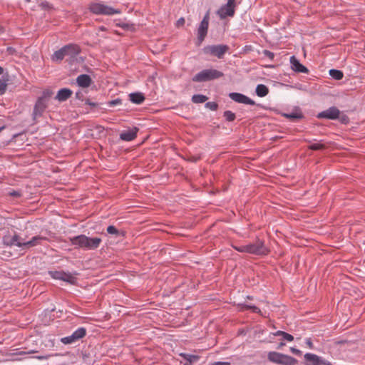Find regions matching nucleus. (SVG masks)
I'll use <instances>...</instances> for the list:
<instances>
[{"label":"nucleus","instance_id":"nucleus-1","mask_svg":"<svg viewBox=\"0 0 365 365\" xmlns=\"http://www.w3.org/2000/svg\"><path fill=\"white\" fill-rule=\"evenodd\" d=\"M70 242L76 248L94 250L99 247L102 240L100 237H89L85 235H80L70 237Z\"/></svg>","mask_w":365,"mask_h":365},{"label":"nucleus","instance_id":"nucleus-2","mask_svg":"<svg viewBox=\"0 0 365 365\" xmlns=\"http://www.w3.org/2000/svg\"><path fill=\"white\" fill-rule=\"evenodd\" d=\"M232 247L237 252L256 255H267L269 252V249L264 245V242L259 239H257L253 243Z\"/></svg>","mask_w":365,"mask_h":365},{"label":"nucleus","instance_id":"nucleus-3","mask_svg":"<svg viewBox=\"0 0 365 365\" xmlns=\"http://www.w3.org/2000/svg\"><path fill=\"white\" fill-rule=\"evenodd\" d=\"M53 95V91L50 89H45L41 96H39L34 106L32 118L34 121L42 116L43 113L48 107V103Z\"/></svg>","mask_w":365,"mask_h":365},{"label":"nucleus","instance_id":"nucleus-4","mask_svg":"<svg viewBox=\"0 0 365 365\" xmlns=\"http://www.w3.org/2000/svg\"><path fill=\"white\" fill-rule=\"evenodd\" d=\"M81 51V50L78 45L69 43L55 51L51 56V60L54 62H61L65 56H68L70 58L73 59Z\"/></svg>","mask_w":365,"mask_h":365},{"label":"nucleus","instance_id":"nucleus-5","mask_svg":"<svg viewBox=\"0 0 365 365\" xmlns=\"http://www.w3.org/2000/svg\"><path fill=\"white\" fill-rule=\"evenodd\" d=\"M224 76V73L214 68L204 69L192 77L194 82H206L220 78Z\"/></svg>","mask_w":365,"mask_h":365},{"label":"nucleus","instance_id":"nucleus-6","mask_svg":"<svg viewBox=\"0 0 365 365\" xmlns=\"http://www.w3.org/2000/svg\"><path fill=\"white\" fill-rule=\"evenodd\" d=\"M269 361L282 365H296L298 361L289 355L281 354L277 351H269L267 354Z\"/></svg>","mask_w":365,"mask_h":365},{"label":"nucleus","instance_id":"nucleus-7","mask_svg":"<svg viewBox=\"0 0 365 365\" xmlns=\"http://www.w3.org/2000/svg\"><path fill=\"white\" fill-rule=\"evenodd\" d=\"M89 11L96 15H113L120 14V11L101 3L93 2L90 4Z\"/></svg>","mask_w":365,"mask_h":365},{"label":"nucleus","instance_id":"nucleus-8","mask_svg":"<svg viewBox=\"0 0 365 365\" xmlns=\"http://www.w3.org/2000/svg\"><path fill=\"white\" fill-rule=\"evenodd\" d=\"M230 47L225 44L208 45L202 48L206 55L215 56L220 59L224 58V55L229 51Z\"/></svg>","mask_w":365,"mask_h":365},{"label":"nucleus","instance_id":"nucleus-9","mask_svg":"<svg viewBox=\"0 0 365 365\" xmlns=\"http://www.w3.org/2000/svg\"><path fill=\"white\" fill-rule=\"evenodd\" d=\"M209 21H210V11H207L205 14L202 20L200 23V25L197 28V38L196 45L200 46L202 43L204 41L205 37L207 36L208 32L209 27Z\"/></svg>","mask_w":365,"mask_h":365},{"label":"nucleus","instance_id":"nucleus-10","mask_svg":"<svg viewBox=\"0 0 365 365\" xmlns=\"http://www.w3.org/2000/svg\"><path fill=\"white\" fill-rule=\"evenodd\" d=\"M235 4L227 1L225 5H223L217 11V14L221 19H225L227 16H233L235 12Z\"/></svg>","mask_w":365,"mask_h":365},{"label":"nucleus","instance_id":"nucleus-11","mask_svg":"<svg viewBox=\"0 0 365 365\" xmlns=\"http://www.w3.org/2000/svg\"><path fill=\"white\" fill-rule=\"evenodd\" d=\"M340 110L335 106L329 108L328 109L320 112L317 114L318 118H326L329 120H336L339 118Z\"/></svg>","mask_w":365,"mask_h":365},{"label":"nucleus","instance_id":"nucleus-12","mask_svg":"<svg viewBox=\"0 0 365 365\" xmlns=\"http://www.w3.org/2000/svg\"><path fill=\"white\" fill-rule=\"evenodd\" d=\"M229 97L234 101L239 103H243L246 105H255V103L253 100L247 97V96L240 93H230Z\"/></svg>","mask_w":365,"mask_h":365},{"label":"nucleus","instance_id":"nucleus-13","mask_svg":"<svg viewBox=\"0 0 365 365\" xmlns=\"http://www.w3.org/2000/svg\"><path fill=\"white\" fill-rule=\"evenodd\" d=\"M304 357L306 361L310 362L312 365H331L329 361L324 360L314 354L307 353L304 354Z\"/></svg>","mask_w":365,"mask_h":365},{"label":"nucleus","instance_id":"nucleus-14","mask_svg":"<svg viewBox=\"0 0 365 365\" xmlns=\"http://www.w3.org/2000/svg\"><path fill=\"white\" fill-rule=\"evenodd\" d=\"M292 69L297 73H308V68L302 65L295 56H292L289 59Z\"/></svg>","mask_w":365,"mask_h":365},{"label":"nucleus","instance_id":"nucleus-15","mask_svg":"<svg viewBox=\"0 0 365 365\" xmlns=\"http://www.w3.org/2000/svg\"><path fill=\"white\" fill-rule=\"evenodd\" d=\"M138 129L133 128L131 130L124 131L120 134V139L124 141H131L137 136Z\"/></svg>","mask_w":365,"mask_h":365},{"label":"nucleus","instance_id":"nucleus-16","mask_svg":"<svg viewBox=\"0 0 365 365\" xmlns=\"http://www.w3.org/2000/svg\"><path fill=\"white\" fill-rule=\"evenodd\" d=\"M72 91L69 88H61L60 89L55 98L59 102H63L68 100L72 96Z\"/></svg>","mask_w":365,"mask_h":365},{"label":"nucleus","instance_id":"nucleus-17","mask_svg":"<svg viewBox=\"0 0 365 365\" xmlns=\"http://www.w3.org/2000/svg\"><path fill=\"white\" fill-rule=\"evenodd\" d=\"M77 84L82 88H88L92 83L91 78L87 74H81L76 78Z\"/></svg>","mask_w":365,"mask_h":365},{"label":"nucleus","instance_id":"nucleus-18","mask_svg":"<svg viewBox=\"0 0 365 365\" xmlns=\"http://www.w3.org/2000/svg\"><path fill=\"white\" fill-rule=\"evenodd\" d=\"M47 240L46 237H42L40 235L34 236L31 238V240L25 242V244H24V245H26L25 248H29V247H35L36 245H41L43 240Z\"/></svg>","mask_w":365,"mask_h":365},{"label":"nucleus","instance_id":"nucleus-19","mask_svg":"<svg viewBox=\"0 0 365 365\" xmlns=\"http://www.w3.org/2000/svg\"><path fill=\"white\" fill-rule=\"evenodd\" d=\"M130 100L135 104H141L145 101V96L142 93H132L129 95Z\"/></svg>","mask_w":365,"mask_h":365},{"label":"nucleus","instance_id":"nucleus-20","mask_svg":"<svg viewBox=\"0 0 365 365\" xmlns=\"http://www.w3.org/2000/svg\"><path fill=\"white\" fill-rule=\"evenodd\" d=\"M256 93L259 97H264L269 93V88L264 84H259L256 87Z\"/></svg>","mask_w":365,"mask_h":365},{"label":"nucleus","instance_id":"nucleus-21","mask_svg":"<svg viewBox=\"0 0 365 365\" xmlns=\"http://www.w3.org/2000/svg\"><path fill=\"white\" fill-rule=\"evenodd\" d=\"M283 115L291 120H298L303 118V114L299 110H294L288 113H284Z\"/></svg>","mask_w":365,"mask_h":365},{"label":"nucleus","instance_id":"nucleus-22","mask_svg":"<svg viewBox=\"0 0 365 365\" xmlns=\"http://www.w3.org/2000/svg\"><path fill=\"white\" fill-rule=\"evenodd\" d=\"M61 280L73 284H75L76 279L71 273L63 272L62 278Z\"/></svg>","mask_w":365,"mask_h":365},{"label":"nucleus","instance_id":"nucleus-23","mask_svg":"<svg viewBox=\"0 0 365 365\" xmlns=\"http://www.w3.org/2000/svg\"><path fill=\"white\" fill-rule=\"evenodd\" d=\"M274 336H280L282 337V339L286 340L287 341H292L294 340V336L283 331H277L274 334Z\"/></svg>","mask_w":365,"mask_h":365},{"label":"nucleus","instance_id":"nucleus-24","mask_svg":"<svg viewBox=\"0 0 365 365\" xmlns=\"http://www.w3.org/2000/svg\"><path fill=\"white\" fill-rule=\"evenodd\" d=\"M208 98L202 94H195L192 97V101L194 103H205Z\"/></svg>","mask_w":365,"mask_h":365},{"label":"nucleus","instance_id":"nucleus-25","mask_svg":"<svg viewBox=\"0 0 365 365\" xmlns=\"http://www.w3.org/2000/svg\"><path fill=\"white\" fill-rule=\"evenodd\" d=\"M329 75L335 80H341L344 77V73L341 71L336 69H331Z\"/></svg>","mask_w":365,"mask_h":365},{"label":"nucleus","instance_id":"nucleus-26","mask_svg":"<svg viewBox=\"0 0 365 365\" xmlns=\"http://www.w3.org/2000/svg\"><path fill=\"white\" fill-rule=\"evenodd\" d=\"M73 334L77 340H79L83 338L86 334V329L84 327H79L75 331H73Z\"/></svg>","mask_w":365,"mask_h":365},{"label":"nucleus","instance_id":"nucleus-27","mask_svg":"<svg viewBox=\"0 0 365 365\" xmlns=\"http://www.w3.org/2000/svg\"><path fill=\"white\" fill-rule=\"evenodd\" d=\"M3 244L6 246H15L14 240L13 239V235H4L2 239Z\"/></svg>","mask_w":365,"mask_h":365},{"label":"nucleus","instance_id":"nucleus-28","mask_svg":"<svg viewBox=\"0 0 365 365\" xmlns=\"http://www.w3.org/2000/svg\"><path fill=\"white\" fill-rule=\"evenodd\" d=\"M326 148L327 146L320 142L312 143L308 147V148L312 150H321L325 149Z\"/></svg>","mask_w":365,"mask_h":365},{"label":"nucleus","instance_id":"nucleus-29","mask_svg":"<svg viewBox=\"0 0 365 365\" xmlns=\"http://www.w3.org/2000/svg\"><path fill=\"white\" fill-rule=\"evenodd\" d=\"M78 340L76 339L75 337V335L73 334V333L70 335V336H66V337H63L61 339V341L64 344H73L76 341H77Z\"/></svg>","mask_w":365,"mask_h":365},{"label":"nucleus","instance_id":"nucleus-30","mask_svg":"<svg viewBox=\"0 0 365 365\" xmlns=\"http://www.w3.org/2000/svg\"><path fill=\"white\" fill-rule=\"evenodd\" d=\"M223 116L228 122H232L236 118L235 114L231 110H225L223 113Z\"/></svg>","mask_w":365,"mask_h":365},{"label":"nucleus","instance_id":"nucleus-31","mask_svg":"<svg viewBox=\"0 0 365 365\" xmlns=\"http://www.w3.org/2000/svg\"><path fill=\"white\" fill-rule=\"evenodd\" d=\"M242 310H248V309H250L252 310V312L253 313H260L261 312V310L259 308H258L257 307L255 306V305H250V304H242Z\"/></svg>","mask_w":365,"mask_h":365},{"label":"nucleus","instance_id":"nucleus-32","mask_svg":"<svg viewBox=\"0 0 365 365\" xmlns=\"http://www.w3.org/2000/svg\"><path fill=\"white\" fill-rule=\"evenodd\" d=\"M180 356H182L184 359L189 361L190 363L195 362L199 359V356L197 355L181 354Z\"/></svg>","mask_w":365,"mask_h":365},{"label":"nucleus","instance_id":"nucleus-33","mask_svg":"<svg viewBox=\"0 0 365 365\" xmlns=\"http://www.w3.org/2000/svg\"><path fill=\"white\" fill-rule=\"evenodd\" d=\"M13 239L14 240V243H15V246H17L19 247H21V248H25L26 247V245L25 244V242H22L21 240V237L19 235H17L16 233H15L14 235H13Z\"/></svg>","mask_w":365,"mask_h":365},{"label":"nucleus","instance_id":"nucleus-34","mask_svg":"<svg viewBox=\"0 0 365 365\" xmlns=\"http://www.w3.org/2000/svg\"><path fill=\"white\" fill-rule=\"evenodd\" d=\"M8 78L0 79V96L5 93L7 88Z\"/></svg>","mask_w":365,"mask_h":365},{"label":"nucleus","instance_id":"nucleus-35","mask_svg":"<svg viewBox=\"0 0 365 365\" xmlns=\"http://www.w3.org/2000/svg\"><path fill=\"white\" fill-rule=\"evenodd\" d=\"M107 232L110 235H118L119 230L113 225H110L107 227Z\"/></svg>","mask_w":365,"mask_h":365},{"label":"nucleus","instance_id":"nucleus-36","mask_svg":"<svg viewBox=\"0 0 365 365\" xmlns=\"http://www.w3.org/2000/svg\"><path fill=\"white\" fill-rule=\"evenodd\" d=\"M50 275L52 277V278L55 279H61L62 278V274H63V271H53V272H50Z\"/></svg>","mask_w":365,"mask_h":365},{"label":"nucleus","instance_id":"nucleus-37","mask_svg":"<svg viewBox=\"0 0 365 365\" xmlns=\"http://www.w3.org/2000/svg\"><path fill=\"white\" fill-rule=\"evenodd\" d=\"M205 108L211 110H217V108H218V105L217 103L215 102H207L205 103Z\"/></svg>","mask_w":365,"mask_h":365},{"label":"nucleus","instance_id":"nucleus-38","mask_svg":"<svg viewBox=\"0 0 365 365\" xmlns=\"http://www.w3.org/2000/svg\"><path fill=\"white\" fill-rule=\"evenodd\" d=\"M40 6L44 10H49L53 8L52 5L46 1H42L40 4Z\"/></svg>","mask_w":365,"mask_h":365},{"label":"nucleus","instance_id":"nucleus-39","mask_svg":"<svg viewBox=\"0 0 365 365\" xmlns=\"http://www.w3.org/2000/svg\"><path fill=\"white\" fill-rule=\"evenodd\" d=\"M263 54H264V56L269 58L271 60H273L274 58V53L270 51H268V50H264L263 51Z\"/></svg>","mask_w":365,"mask_h":365},{"label":"nucleus","instance_id":"nucleus-40","mask_svg":"<svg viewBox=\"0 0 365 365\" xmlns=\"http://www.w3.org/2000/svg\"><path fill=\"white\" fill-rule=\"evenodd\" d=\"M121 103H122V100L121 99L116 98V99H114V100H112V101H109L108 105L110 106H115L121 104Z\"/></svg>","mask_w":365,"mask_h":365},{"label":"nucleus","instance_id":"nucleus-41","mask_svg":"<svg viewBox=\"0 0 365 365\" xmlns=\"http://www.w3.org/2000/svg\"><path fill=\"white\" fill-rule=\"evenodd\" d=\"M305 342H306L307 345L308 346V347L309 349H313L314 348V344H313L312 341V339L310 338L306 339Z\"/></svg>","mask_w":365,"mask_h":365},{"label":"nucleus","instance_id":"nucleus-42","mask_svg":"<svg viewBox=\"0 0 365 365\" xmlns=\"http://www.w3.org/2000/svg\"><path fill=\"white\" fill-rule=\"evenodd\" d=\"M185 19L183 17L180 18L176 23L177 26H182L185 24Z\"/></svg>","mask_w":365,"mask_h":365},{"label":"nucleus","instance_id":"nucleus-43","mask_svg":"<svg viewBox=\"0 0 365 365\" xmlns=\"http://www.w3.org/2000/svg\"><path fill=\"white\" fill-rule=\"evenodd\" d=\"M290 350H291V351H292L293 354H296V355H299H299H301V354H302V351H301L300 350H299V349H296V348H293V347H292V348L290 349Z\"/></svg>","mask_w":365,"mask_h":365},{"label":"nucleus","instance_id":"nucleus-44","mask_svg":"<svg viewBox=\"0 0 365 365\" xmlns=\"http://www.w3.org/2000/svg\"><path fill=\"white\" fill-rule=\"evenodd\" d=\"M212 365H230V363L227 361H216L214 362Z\"/></svg>","mask_w":365,"mask_h":365},{"label":"nucleus","instance_id":"nucleus-45","mask_svg":"<svg viewBox=\"0 0 365 365\" xmlns=\"http://www.w3.org/2000/svg\"><path fill=\"white\" fill-rule=\"evenodd\" d=\"M86 104L89 105V106H91L92 107H96L97 106V103H96L91 102L89 99H86Z\"/></svg>","mask_w":365,"mask_h":365},{"label":"nucleus","instance_id":"nucleus-46","mask_svg":"<svg viewBox=\"0 0 365 365\" xmlns=\"http://www.w3.org/2000/svg\"><path fill=\"white\" fill-rule=\"evenodd\" d=\"M117 26L118 27H120V28L123 29H126L128 28V24H124V23H123V24H117Z\"/></svg>","mask_w":365,"mask_h":365},{"label":"nucleus","instance_id":"nucleus-47","mask_svg":"<svg viewBox=\"0 0 365 365\" xmlns=\"http://www.w3.org/2000/svg\"><path fill=\"white\" fill-rule=\"evenodd\" d=\"M348 120H348V118H347V116H346V115H345V116H343V117L341 118V122H342V123H346L348 122Z\"/></svg>","mask_w":365,"mask_h":365},{"label":"nucleus","instance_id":"nucleus-48","mask_svg":"<svg viewBox=\"0 0 365 365\" xmlns=\"http://www.w3.org/2000/svg\"><path fill=\"white\" fill-rule=\"evenodd\" d=\"M284 345H285V343H284V342H280V343L278 344V346H277V349H282Z\"/></svg>","mask_w":365,"mask_h":365},{"label":"nucleus","instance_id":"nucleus-49","mask_svg":"<svg viewBox=\"0 0 365 365\" xmlns=\"http://www.w3.org/2000/svg\"><path fill=\"white\" fill-rule=\"evenodd\" d=\"M11 195L12 196H20V194L16 192V191H14L13 192H11Z\"/></svg>","mask_w":365,"mask_h":365},{"label":"nucleus","instance_id":"nucleus-50","mask_svg":"<svg viewBox=\"0 0 365 365\" xmlns=\"http://www.w3.org/2000/svg\"><path fill=\"white\" fill-rule=\"evenodd\" d=\"M76 97L78 99H81V93L80 92H77L76 93Z\"/></svg>","mask_w":365,"mask_h":365},{"label":"nucleus","instance_id":"nucleus-51","mask_svg":"<svg viewBox=\"0 0 365 365\" xmlns=\"http://www.w3.org/2000/svg\"><path fill=\"white\" fill-rule=\"evenodd\" d=\"M4 69L1 66H0V75H2L4 73Z\"/></svg>","mask_w":365,"mask_h":365},{"label":"nucleus","instance_id":"nucleus-52","mask_svg":"<svg viewBox=\"0 0 365 365\" xmlns=\"http://www.w3.org/2000/svg\"><path fill=\"white\" fill-rule=\"evenodd\" d=\"M4 31V28L0 25V34H2Z\"/></svg>","mask_w":365,"mask_h":365},{"label":"nucleus","instance_id":"nucleus-53","mask_svg":"<svg viewBox=\"0 0 365 365\" xmlns=\"http://www.w3.org/2000/svg\"><path fill=\"white\" fill-rule=\"evenodd\" d=\"M100 29H101V31H105V30H106V28H105L104 26H101V27L100 28Z\"/></svg>","mask_w":365,"mask_h":365},{"label":"nucleus","instance_id":"nucleus-54","mask_svg":"<svg viewBox=\"0 0 365 365\" xmlns=\"http://www.w3.org/2000/svg\"><path fill=\"white\" fill-rule=\"evenodd\" d=\"M4 128H5L4 126L0 127V132H1L2 130H4Z\"/></svg>","mask_w":365,"mask_h":365},{"label":"nucleus","instance_id":"nucleus-55","mask_svg":"<svg viewBox=\"0 0 365 365\" xmlns=\"http://www.w3.org/2000/svg\"><path fill=\"white\" fill-rule=\"evenodd\" d=\"M247 298L250 299H252V297L248 296Z\"/></svg>","mask_w":365,"mask_h":365},{"label":"nucleus","instance_id":"nucleus-56","mask_svg":"<svg viewBox=\"0 0 365 365\" xmlns=\"http://www.w3.org/2000/svg\"><path fill=\"white\" fill-rule=\"evenodd\" d=\"M25 1L29 3L31 1V0H25Z\"/></svg>","mask_w":365,"mask_h":365},{"label":"nucleus","instance_id":"nucleus-57","mask_svg":"<svg viewBox=\"0 0 365 365\" xmlns=\"http://www.w3.org/2000/svg\"><path fill=\"white\" fill-rule=\"evenodd\" d=\"M38 359H43V356H38Z\"/></svg>","mask_w":365,"mask_h":365}]
</instances>
